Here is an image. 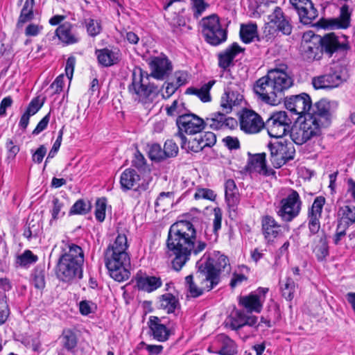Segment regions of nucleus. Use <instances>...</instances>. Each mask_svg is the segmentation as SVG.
<instances>
[{
	"mask_svg": "<svg viewBox=\"0 0 355 355\" xmlns=\"http://www.w3.org/2000/svg\"><path fill=\"white\" fill-rule=\"evenodd\" d=\"M207 243L196 240V230L193 225L187 220L173 224L168 231L166 246L170 256H174L173 268L180 270L190 259L191 254H198L207 247Z\"/></svg>",
	"mask_w": 355,
	"mask_h": 355,
	"instance_id": "nucleus-1",
	"label": "nucleus"
},
{
	"mask_svg": "<svg viewBox=\"0 0 355 355\" xmlns=\"http://www.w3.org/2000/svg\"><path fill=\"white\" fill-rule=\"evenodd\" d=\"M148 65L151 71L150 74L140 67L133 70L132 82L128 87V92L132 97L135 101L142 103H146L159 92V87L150 83V78L164 80L173 70L171 61L164 55L150 58Z\"/></svg>",
	"mask_w": 355,
	"mask_h": 355,
	"instance_id": "nucleus-2",
	"label": "nucleus"
},
{
	"mask_svg": "<svg viewBox=\"0 0 355 355\" xmlns=\"http://www.w3.org/2000/svg\"><path fill=\"white\" fill-rule=\"evenodd\" d=\"M288 69L286 64H280L257 80L254 91L259 98L271 105L279 104L284 98L285 92L293 85V78Z\"/></svg>",
	"mask_w": 355,
	"mask_h": 355,
	"instance_id": "nucleus-3",
	"label": "nucleus"
},
{
	"mask_svg": "<svg viewBox=\"0 0 355 355\" xmlns=\"http://www.w3.org/2000/svg\"><path fill=\"white\" fill-rule=\"evenodd\" d=\"M128 248L126 236L119 234L105 252V266L110 275L119 282L128 279L130 275V258L127 252Z\"/></svg>",
	"mask_w": 355,
	"mask_h": 355,
	"instance_id": "nucleus-4",
	"label": "nucleus"
},
{
	"mask_svg": "<svg viewBox=\"0 0 355 355\" xmlns=\"http://www.w3.org/2000/svg\"><path fill=\"white\" fill-rule=\"evenodd\" d=\"M197 268H199L200 277L204 280L209 281L207 288H214L218 284L222 275L228 274L231 270L228 258L219 252H214L212 257L205 256L196 263Z\"/></svg>",
	"mask_w": 355,
	"mask_h": 355,
	"instance_id": "nucleus-5",
	"label": "nucleus"
},
{
	"mask_svg": "<svg viewBox=\"0 0 355 355\" xmlns=\"http://www.w3.org/2000/svg\"><path fill=\"white\" fill-rule=\"evenodd\" d=\"M302 201L298 192L293 189L286 190L280 200L277 214L284 222H291L300 214Z\"/></svg>",
	"mask_w": 355,
	"mask_h": 355,
	"instance_id": "nucleus-6",
	"label": "nucleus"
},
{
	"mask_svg": "<svg viewBox=\"0 0 355 355\" xmlns=\"http://www.w3.org/2000/svg\"><path fill=\"white\" fill-rule=\"evenodd\" d=\"M347 79L346 69L341 64H336L323 75L313 78L312 85L316 89H332L338 87Z\"/></svg>",
	"mask_w": 355,
	"mask_h": 355,
	"instance_id": "nucleus-7",
	"label": "nucleus"
},
{
	"mask_svg": "<svg viewBox=\"0 0 355 355\" xmlns=\"http://www.w3.org/2000/svg\"><path fill=\"white\" fill-rule=\"evenodd\" d=\"M200 25L202 35L209 44L216 46L227 40V31L221 27L219 18L216 15L204 17Z\"/></svg>",
	"mask_w": 355,
	"mask_h": 355,
	"instance_id": "nucleus-8",
	"label": "nucleus"
},
{
	"mask_svg": "<svg viewBox=\"0 0 355 355\" xmlns=\"http://www.w3.org/2000/svg\"><path fill=\"white\" fill-rule=\"evenodd\" d=\"M178 132L176 136L181 139V146L186 147L184 134L196 135L200 132L205 127V121L194 114H187L178 116L176 119Z\"/></svg>",
	"mask_w": 355,
	"mask_h": 355,
	"instance_id": "nucleus-9",
	"label": "nucleus"
},
{
	"mask_svg": "<svg viewBox=\"0 0 355 355\" xmlns=\"http://www.w3.org/2000/svg\"><path fill=\"white\" fill-rule=\"evenodd\" d=\"M270 161L275 168H279L294 158L295 149L293 143L286 140L270 142L268 144Z\"/></svg>",
	"mask_w": 355,
	"mask_h": 355,
	"instance_id": "nucleus-10",
	"label": "nucleus"
},
{
	"mask_svg": "<svg viewBox=\"0 0 355 355\" xmlns=\"http://www.w3.org/2000/svg\"><path fill=\"white\" fill-rule=\"evenodd\" d=\"M291 119L285 111L272 112L266 120L265 126L272 137L281 138L291 130Z\"/></svg>",
	"mask_w": 355,
	"mask_h": 355,
	"instance_id": "nucleus-11",
	"label": "nucleus"
},
{
	"mask_svg": "<svg viewBox=\"0 0 355 355\" xmlns=\"http://www.w3.org/2000/svg\"><path fill=\"white\" fill-rule=\"evenodd\" d=\"M334 111L332 103L327 99H321L313 105L311 104L306 118H311L315 121L314 124L322 129L330 125Z\"/></svg>",
	"mask_w": 355,
	"mask_h": 355,
	"instance_id": "nucleus-12",
	"label": "nucleus"
},
{
	"mask_svg": "<svg viewBox=\"0 0 355 355\" xmlns=\"http://www.w3.org/2000/svg\"><path fill=\"white\" fill-rule=\"evenodd\" d=\"M322 37L309 31L303 34L301 48L304 59L308 61L320 60L323 53L321 44Z\"/></svg>",
	"mask_w": 355,
	"mask_h": 355,
	"instance_id": "nucleus-13",
	"label": "nucleus"
},
{
	"mask_svg": "<svg viewBox=\"0 0 355 355\" xmlns=\"http://www.w3.org/2000/svg\"><path fill=\"white\" fill-rule=\"evenodd\" d=\"M315 121L311 118H306L304 120L298 125L295 126L291 129V139L292 141L297 145H302L311 138L318 136L321 129L318 128V125L314 124Z\"/></svg>",
	"mask_w": 355,
	"mask_h": 355,
	"instance_id": "nucleus-14",
	"label": "nucleus"
},
{
	"mask_svg": "<svg viewBox=\"0 0 355 355\" xmlns=\"http://www.w3.org/2000/svg\"><path fill=\"white\" fill-rule=\"evenodd\" d=\"M83 264L59 258L56 270L57 277L65 282H71L76 279H80L83 277Z\"/></svg>",
	"mask_w": 355,
	"mask_h": 355,
	"instance_id": "nucleus-15",
	"label": "nucleus"
},
{
	"mask_svg": "<svg viewBox=\"0 0 355 355\" xmlns=\"http://www.w3.org/2000/svg\"><path fill=\"white\" fill-rule=\"evenodd\" d=\"M325 203V198L323 196H318L315 198L311 207L308 211V228L309 230V236H315L320 234L322 211Z\"/></svg>",
	"mask_w": 355,
	"mask_h": 355,
	"instance_id": "nucleus-16",
	"label": "nucleus"
},
{
	"mask_svg": "<svg viewBox=\"0 0 355 355\" xmlns=\"http://www.w3.org/2000/svg\"><path fill=\"white\" fill-rule=\"evenodd\" d=\"M311 103V97L306 93L291 96L285 98L286 109L300 116H304V118L310 112Z\"/></svg>",
	"mask_w": 355,
	"mask_h": 355,
	"instance_id": "nucleus-17",
	"label": "nucleus"
},
{
	"mask_svg": "<svg viewBox=\"0 0 355 355\" xmlns=\"http://www.w3.org/2000/svg\"><path fill=\"white\" fill-rule=\"evenodd\" d=\"M265 126L261 117L255 112L250 110L243 111L240 116L241 129L248 134H256Z\"/></svg>",
	"mask_w": 355,
	"mask_h": 355,
	"instance_id": "nucleus-18",
	"label": "nucleus"
},
{
	"mask_svg": "<svg viewBox=\"0 0 355 355\" xmlns=\"http://www.w3.org/2000/svg\"><path fill=\"white\" fill-rule=\"evenodd\" d=\"M290 3L304 24H310L318 15V11L311 0H290Z\"/></svg>",
	"mask_w": 355,
	"mask_h": 355,
	"instance_id": "nucleus-19",
	"label": "nucleus"
},
{
	"mask_svg": "<svg viewBox=\"0 0 355 355\" xmlns=\"http://www.w3.org/2000/svg\"><path fill=\"white\" fill-rule=\"evenodd\" d=\"M350 12L347 5H343L340 8L339 18L320 19L317 25L324 29L347 28L350 23Z\"/></svg>",
	"mask_w": 355,
	"mask_h": 355,
	"instance_id": "nucleus-20",
	"label": "nucleus"
},
{
	"mask_svg": "<svg viewBox=\"0 0 355 355\" xmlns=\"http://www.w3.org/2000/svg\"><path fill=\"white\" fill-rule=\"evenodd\" d=\"M148 324L154 339L159 342H165L168 340L171 331L164 318L150 316Z\"/></svg>",
	"mask_w": 355,
	"mask_h": 355,
	"instance_id": "nucleus-21",
	"label": "nucleus"
},
{
	"mask_svg": "<svg viewBox=\"0 0 355 355\" xmlns=\"http://www.w3.org/2000/svg\"><path fill=\"white\" fill-rule=\"evenodd\" d=\"M212 130L234 129L237 125V121L232 117L227 116L225 113L220 112L213 113L205 121Z\"/></svg>",
	"mask_w": 355,
	"mask_h": 355,
	"instance_id": "nucleus-22",
	"label": "nucleus"
},
{
	"mask_svg": "<svg viewBox=\"0 0 355 355\" xmlns=\"http://www.w3.org/2000/svg\"><path fill=\"white\" fill-rule=\"evenodd\" d=\"M243 97L238 91L234 89L232 83L225 89V93L221 97L220 107L224 112H231L233 106L240 105Z\"/></svg>",
	"mask_w": 355,
	"mask_h": 355,
	"instance_id": "nucleus-23",
	"label": "nucleus"
},
{
	"mask_svg": "<svg viewBox=\"0 0 355 355\" xmlns=\"http://www.w3.org/2000/svg\"><path fill=\"white\" fill-rule=\"evenodd\" d=\"M322 42L321 44L322 53L325 51L329 55H332L338 49H346V39L344 36L338 37L334 33H328L322 37Z\"/></svg>",
	"mask_w": 355,
	"mask_h": 355,
	"instance_id": "nucleus-24",
	"label": "nucleus"
},
{
	"mask_svg": "<svg viewBox=\"0 0 355 355\" xmlns=\"http://www.w3.org/2000/svg\"><path fill=\"white\" fill-rule=\"evenodd\" d=\"M268 20L270 27L276 26L284 35H288L291 33L292 26L279 7H275L273 12L268 15Z\"/></svg>",
	"mask_w": 355,
	"mask_h": 355,
	"instance_id": "nucleus-25",
	"label": "nucleus"
},
{
	"mask_svg": "<svg viewBox=\"0 0 355 355\" xmlns=\"http://www.w3.org/2000/svg\"><path fill=\"white\" fill-rule=\"evenodd\" d=\"M55 35L66 45L74 44L80 40L78 33L73 29V26L69 22L60 25L55 30Z\"/></svg>",
	"mask_w": 355,
	"mask_h": 355,
	"instance_id": "nucleus-26",
	"label": "nucleus"
},
{
	"mask_svg": "<svg viewBox=\"0 0 355 355\" xmlns=\"http://www.w3.org/2000/svg\"><path fill=\"white\" fill-rule=\"evenodd\" d=\"M262 232L265 239L268 242H272L281 232V226L270 216H265L261 219Z\"/></svg>",
	"mask_w": 355,
	"mask_h": 355,
	"instance_id": "nucleus-27",
	"label": "nucleus"
},
{
	"mask_svg": "<svg viewBox=\"0 0 355 355\" xmlns=\"http://www.w3.org/2000/svg\"><path fill=\"white\" fill-rule=\"evenodd\" d=\"M312 250L318 261H324L329 256V245L324 232L313 236Z\"/></svg>",
	"mask_w": 355,
	"mask_h": 355,
	"instance_id": "nucleus-28",
	"label": "nucleus"
},
{
	"mask_svg": "<svg viewBox=\"0 0 355 355\" xmlns=\"http://www.w3.org/2000/svg\"><path fill=\"white\" fill-rule=\"evenodd\" d=\"M243 51L244 49L241 47L237 43H233L218 54V66L223 70L227 69L232 64L234 58Z\"/></svg>",
	"mask_w": 355,
	"mask_h": 355,
	"instance_id": "nucleus-29",
	"label": "nucleus"
},
{
	"mask_svg": "<svg viewBox=\"0 0 355 355\" xmlns=\"http://www.w3.org/2000/svg\"><path fill=\"white\" fill-rule=\"evenodd\" d=\"M199 274V268H197V272L196 273V281L199 282L200 286H197L194 283L193 279V277L192 275H188L185 278V282L187 287V290L190 294V295L193 297H197L201 295L203 293L204 291H210L213 288H207V286H209L211 282L207 281V283L205 280L203 279L202 277H200Z\"/></svg>",
	"mask_w": 355,
	"mask_h": 355,
	"instance_id": "nucleus-30",
	"label": "nucleus"
},
{
	"mask_svg": "<svg viewBox=\"0 0 355 355\" xmlns=\"http://www.w3.org/2000/svg\"><path fill=\"white\" fill-rule=\"evenodd\" d=\"M135 280L137 288L147 293L153 292L162 285L161 279L155 276L137 275Z\"/></svg>",
	"mask_w": 355,
	"mask_h": 355,
	"instance_id": "nucleus-31",
	"label": "nucleus"
},
{
	"mask_svg": "<svg viewBox=\"0 0 355 355\" xmlns=\"http://www.w3.org/2000/svg\"><path fill=\"white\" fill-rule=\"evenodd\" d=\"M60 258L83 264V250L79 245L71 242H67L64 248H62V254Z\"/></svg>",
	"mask_w": 355,
	"mask_h": 355,
	"instance_id": "nucleus-32",
	"label": "nucleus"
},
{
	"mask_svg": "<svg viewBox=\"0 0 355 355\" xmlns=\"http://www.w3.org/2000/svg\"><path fill=\"white\" fill-rule=\"evenodd\" d=\"M250 168L264 176H274L275 171L267 167L266 164V154L259 153L254 155L250 160Z\"/></svg>",
	"mask_w": 355,
	"mask_h": 355,
	"instance_id": "nucleus-33",
	"label": "nucleus"
},
{
	"mask_svg": "<svg viewBox=\"0 0 355 355\" xmlns=\"http://www.w3.org/2000/svg\"><path fill=\"white\" fill-rule=\"evenodd\" d=\"M239 303L250 313H260L263 307V299L257 294L251 293L241 297Z\"/></svg>",
	"mask_w": 355,
	"mask_h": 355,
	"instance_id": "nucleus-34",
	"label": "nucleus"
},
{
	"mask_svg": "<svg viewBox=\"0 0 355 355\" xmlns=\"http://www.w3.org/2000/svg\"><path fill=\"white\" fill-rule=\"evenodd\" d=\"M98 62L104 67H110L116 64L119 60V51L103 49L96 51Z\"/></svg>",
	"mask_w": 355,
	"mask_h": 355,
	"instance_id": "nucleus-35",
	"label": "nucleus"
},
{
	"mask_svg": "<svg viewBox=\"0 0 355 355\" xmlns=\"http://www.w3.org/2000/svg\"><path fill=\"white\" fill-rule=\"evenodd\" d=\"M225 193L228 206L234 209L239 202V193L233 180L229 179L225 182Z\"/></svg>",
	"mask_w": 355,
	"mask_h": 355,
	"instance_id": "nucleus-36",
	"label": "nucleus"
},
{
	"mask_svg": "<svg viewBox=\"0 0 355 355\" xmlns=\"http://www.w3.org/2000/svg\"><path fill=\"white\" fill-rule=\"evenodd\" d=\"M215 83L216 81L213 80L204 84L200 88H196L193 87H188L186 89L185 94L195 95L204 103L209 102L211 100L209 92Z\"/></svg>",
	"mask_w": 355,
	"mask_h": 355,
	"instance_id": "nucleus-37",
	"label": "nucleus"
},
{
	"mask_svg": "<svg viewBox=\"0 0 355 355\" xmlns=\"http://www.w3.org/2000/svg\"><path fill=\"white\" fill-rule=\"evenodd\" d=\"M140 180V176L132 168L125 169L121 175L120 183L123 190L133 188Z\"/></svg>",
	"mask_w": 355,
	"mask_h": 355,
	"instance_id": "nucleus-38",
	"label": "nucleus"
},
{
	"mask_svg": "<svg viewBox=\"0 0 355 355\" xmlns=\"http://www.w3.org/2000/svg\"><path fill=\"white\" fill-rule=\"evenodd\" d=\"M339 223L345 227L355 223V207L343 205L338 211Z\"/></svg>",
	"mask_w": 355,
	"mask_h": 355,
	"instance_id": "nucleus-39",
	"label": "nucleus"
},
{
	"mask_svg": "<svg viewBox=\"0 0 355 355\" xmlns=\"http://www.w3.org/2000/svg\"><path fill=\"white\" fill-rule=\"evenodd\" d=\"M35 0H26L19 17L17 26L21 27L22 25L33 19V7Z\"/></svg>",
	"mask_w": 355,
	"mask_h": 355,
	"instance_id": "nucleus-40",
	"label": "nucleus"
},
{
	"mask_svg": "<svg viewBox=\"0 0 355 355\" xmlns=\"http://www.w3.org/2000/svg\"><path fill=\"white\" fill-rule=\"evenodd\" d=\"M240 37L243 42L250 43L257 37V26L255 24H242L240 28Z\"/></svg>",
	"mask_w": 355,
	"mask_h": 355,
	"instance_id": "nucleus-41",
	"label": "nucleus"
},
{
	"mask_svg": "<svg viewBox=\"0 0 355 355\" xmlns=\"http://www.w3.org/2000/svg\"><path fill=\"white\" fill-rule=\"evenodd\" d=\"M178 304L177 298L171 293L162 295L159 300V307L168 313L174 312Z\"/></svg>",
	"mask_w": 355,
	"mask_h": 355,
	"instance_id": "nucleus-42",
	"label": "nucleus"
},
{
	"mask_svg": "<svg viewBox=\"0 0 355 355\" xmlns=\"http://www.w3.org/2000/svg\"><path fill=\"white\" fill-rule=\"evenodd\" d=\"M218 353L220 355H236L238 353L237 345L233 340L227 336H224L221 347Z\"/></svg>",
	"mask_w": 355,
	"mask_h": 355,
	"instance_id": "nucleus-43",
	"label": "nucleus"
},
{
	"mask_svg": "<svg viewBox=\"0 0 355 355\" xmlns=\"http://www.w3.org/2000/svg\"><path fill=\"white\" fill-rule=\"evenodd\" d=\"M166 111L168 116H178V117L187 114L184 103L182 99L175 100L170 106L166 107Z\"/></svg>",
	"mask_w": 355,
	"mask_h": 355,
	"instance_id": "nucleus-44",
	"label": "nucleus"
},
{
	"mask_svg": "<svg viewBox=\"0 0 355 355\" xmlns=\"http://www.w3.org/2000/svg\"><path fill=\"white\" fill-rule=\"evenodd\" d=\"M62 342L64 347L68 350L72 349L77 345L76 334L70 329H65L62 332Z\"/></svg>",
	"mask_w": 355,
	"mask_h": 355,
	"instance_id": "nucleus-45",
	"label": "nucleus"
},
{
	"mask_svg": "<svg viewBox=\"0 0 355 355\" xmlns=\"http://www.w3.org/2000/svg\"><path fill=\"white\" fill-rule=\"evenodd\" d=\"M91 205L89 202H85L83 200H77L71 207L69 211V215L80 214L84 215L89 211Z\"/></svg>",
	"mask_w": 355,
	"mask_h": 355,
	"instance_id": "nucleus-46",
	"label": "nucleus"
},
{
	"mask_svg": "<svg viewBox=\"0 0 355 355\" xmlns=\"http://www.w3.org/2000/svg\"><path fill=\"white\" fill-rule=\"evenodd\" d=\"M245 315L243 312L238 311L234 316L230 318L227 322V326L232 330H238L245 326Z\"/></svg>",
	"mask_w": 355,
	"mask_h": 355,
	"instance_id": "nucleus-47",
	"label": "nucleus"
},
{
	"mask_svg": "<svg viewBox=\"0 0 355 355\" xmlns=\"http://www.w3.org/2000/svg\"><path fill=\"white\" fill-rule=\"evenodd\" d=\"M38 259L37 255H35L31 250H25L17 257V263L24 267H28L31 264L35 263Z\"/></svg>",
	"mask_w": 355,
	"mask_h": 355,
	"instance_id": "nucleus-48",
	"label": "nucleus"
},
{
	"mask_svg": "<svg viewBox=\"0 0 355 355\" xmlns=\"http://www.w3.org/2000/svg\"><path fill=\"white\" fill-rule=\"evenodd\" d=\"M85 24L88 35L91 37L98 35L101 31L100 22L94 19L88 18L85 19Z\"/></svg>",
	"mask_w": 355,
	"mask_h": 355,
	"instance_id": "nucleus-49",
	"label": "nucleus"
},
{
	"mask_svg": "<svg viewBox=\"0 0 355 355\" xmlns=\"http://www.w3.org/2000/svg\"><path fill=\"white\" fill-rule=\"evenodd\" d=\"M5 146L7 151L6 160L8 162L14 160L16 155L20 150L19 146L17 144V141L13 140L12 139H8Z\"/></svg>",
	"mask_w": 355,
	"mask_h": 355,
	"instance_id": "nucleus-50",
	"label": "nucleus"
},
{
	"mask_svg": "<svg viewBox=\"0 0 355 355\" xmlns=\"http://www.w3.org/2000/svg\"><path fill=\"white\" fill-rule=\"evenodd\" d=\"M295 290V284L294 281L290 278L288 277L284 284V286L282 287V292L283 297L288 301H291L294 297V293Z\"/></svg>",
	"mask_w": 355,
	"mask_h": 355,
	"instance_id": "nucleus-51",
	"label": "nucleus"
},
{
	"mask_svg": "<svg viewBox=\"0 0 355 355\" xmlns=\"http://www.w3.org/2000/svg\"><path fill=\"white\" fill-rule=\"evenodd\" d=\"M44 270L35 268L32 274V281L34 286L38 289H42L45 286Z\"/></svg>",
	"mask_w": 355,
	"mask_h": 355,
	"instance_id": "nucleus-52",
	"label": "nucleus"
},
{
	"mask_svg": "<svg viewBox=\"0 0 355 355\" xmlns=\"http://www.w3.org/2000/svg\"><path fill=\"white\" fill-rule=\"evenodd\" d=\"M148 155L150 159L161 161L165 159L164 150L158 144H153L150 146Z\"/></svg>",
	"mask_w": 355,
	"mask_h": 355,
	"instance_id": "nucleus-53",
	"label": "nucleus"
},
{
	"mask_svg": "<svg viewBox=\"0 0 355 355\" xmlns=\"http://www.w3.org/2000/svg\"><path fill=\"white\" fill-rule=\"evenodd\" d=\"M106 200L99 198L96 202L95 216L99 222H103L105 218Z\"/></svg>",
	"mask_w": 355,
	"mask_h": 355,
	"instance_id": "nucleus-54",
	"label": "nucleus"
},
{
	"mask_svg": "<svg viewBox=\"0 0 355 355\" xmlns=\"http://www.w3.org/2000/svg\"><path fill=\"white\" fill-rule=\"evenodd\" d=\"M193 15L196 18L200 17L203 12L209 7L205 0H191Z\"/></svg>",
	"mask_w": 355,
	"mask_h": 355,
	"instance_id": "nucleus-55",
	"label": "nucleus"
},
{
	"mask_svg": "<svg viewBox=\"0 0 355 355\" xmlns=\"http://www.w3.org/2000/svg\"><path fill=\"white\" fill-rule=\"evenodd\" d=\"M163 150L165 159L173 157L178 155V147L173 140H167L164 144Z\"/></svg>",
	"mask_w": 355,
	"mask_h": 355,
	"instance_id": "nucleus-56",
	"label": "nucleus"
},
{
	"mask_svg": "<svg viewBox=\"0 0 355 355\" xmlns=\"http://www.w3.org/2000/svg\"><path fill=\"white\" fill-rule=\"evenodd\" d=\"M182 148L188 152L191 151L194 153L200 152L204 149V146H202V144L200 140V136L196 137L189 141H187V139H186V147Z\"/></svg>",
	"mask_w": 355,
	"mask_h": 355,
	"instance_id": "nucleus-57",
	"label": "nucleus"
},
{
	"mask_svg": "<svg viewBox=\"0 0 355 355\" xmlns=\"http://www.w3.org/2000/svg\"><path fill=\"white\" fill-rule=\"evenodd\" d=\"M216 197L214 191L209 189H202L199 188L196 190L194 194V198L196 200L206 199L214 201Z\"/></svg>",
	"mask_w": 355,
	"mask_h": 355,
	"instance_id": "nucleus-58",
	"label": "nucleus"
},
{
	"mask_svg": "<svg viewBox=\"0 0 355 355\" xmlns=\"http://www.w3.org/2000/svg\"><path fill=\"white\" fill-rule=\"evenodd\" d=\"M173 196V193L172 192L160 193L155 202V207L162 208L167 204H170L171 202Z\"/></svg>",
	"mask_w": 355,
	"mask_h": 355,
	"instance_id": "nucleus-59",
	"label": "nucleus"
},
{
	"mask_svg": "<svg viewBox=\"0 0 355 355\" xmlns=\"http://www.w3.org/2000/svg\"><path fill=\"white\" fill-rule=\"evenodd\" d=\"M200 140L204 148L205 147H211L216 142V137L215 134L211 132H206L202 135H200Z\"/></svg>",
	"mask_w": 355,
	"mask_h": 355,
	"instance_id": "nucleus-60",
	"label": "nucleus"
},
{
	"mask_svg": "<svg viewBox=\"0 0 355 355\" xmlns=\"http://www.w3.org/2000/svg\"><path fill=\"white\" fill-rule=\"evenodd\" d=\"M43 101L40 97L34 98L29 103L26 112L33 116L36 114L43 105Z\"/></svg>",
	"mask_w": 355,
	"mask_h": 355,
	"instance_id": "nucleus-61",
	"label": "nucleus"
},
{
	"mask_svg": "<svg viewBox=\"0 0 355 355\" xmlns=\"http://www.w3.org/2000/svg\"><path fill=\"white\" fill-rule=\"evenodd\" d=\"M214 218L213 220V232L217 234L219 230L221 228L222 223V211L218 207L214 209Z\"/></svg>",
	"mask_w": 355,
	"mask_h": 355,
	"instance_id": "nucleus-62",
	"label": "nucleus"
},
{
	"mask_svg": "<svg viewBox=\"0 0 355 355\" xmlns=\"http://www.w3.org/2000/svg\"><path fill=\"white\" fill-rule=\"evenodd\" d=\"M79 309L82 315H87L94 312L96 309V306L90 301L83 300L80 302Z\"/></svg>",
	"mask_w": 355,
	"mask_h": 355,
	"instance_id": "nucleus-63",
	"label": "nucleus"
},
{
	"mask_svg": "<svg viewBox=\"0 0 355 355\" xmlns=\"http://www.w3.org/2000/svg\"><path fill=\"white\" fill-rule=\"evenodd\" d=\"M43 26L39 24H30L25 29V35L29 37H35L42 31Z\"/></svg>",
	"mask_w": 355,
	"mask_h": 355,
	"instance_id": "nucleus-64",
	"label": "nucleus"
}]
</instances>
